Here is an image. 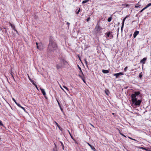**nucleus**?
Returning <instances> with one entry per match:
<instances>
[{"mask_svg":"<svg viewBox=\"0 0 151 151\" xmlns=\"http://www.w3.org/2000/svg\"><path fill=\"white\" fill-rule=\"evenodd\" d=\"M63 87L64 88H65L68 91V89L66 86H63Z\"/></svg>","mask_w":151,"mask_h":151,"instance_id":"bb28decb","label":"nucleus"},{"mask_svg":"<svg viewBox=\"0 0 151 151\" xmlns=\"http://www.w3.org/2000/svg\"><path fill=\"white\" fill-rule=\"evenodd\" d=\"M36 44L37 45V48L38 49H40L41 48H40V46L41 44L40 43L38 44L37 42H36Z\"/></svg>","mask_w":151,"mask_h":151,"instance_id":"6e6552de","label":"nucleus"},{"mask_svg":"<svg viewBox=\"0 0 151 151\" xmlns=\"http://www.w3.org/2000/svg\"><path fill=\"white\" fill-rule=\"evenodd\" d=\"M40 89L42 94H43V95L44 96L46 94V93L45 91V90L44 89L42 88H40Z\"/></svg>","mask_w":151,"mask_h":151,"instance_id":"1a4fd4ad","label":"nucleus"},{"mask_svg":"<svg viewBox=\"0 0 151 151\" xmlns=\"http://www.w3.org/2000/svg\"><path fill=\"white\" fill-rule=\"evenodd\" d=\"M30 81L34 85H35L36 84H35L34 82V81L33 80H30Z\"/></svg>","mask_w":151,"mask_h":151,"instance_id":"a878e982","label":"nucleus"},{"mask_svg":"<svg viewBox=\"0 0 151 151\" xmlns=\"http://www.w3.org/2000/svg\"><path fill=\"white\" fill-rule=\"evenodd\" d=\"M14 102L17 105V106H20V105L19 104V103H17L16 101H15Z\"/></svg>","mask_w":151,"mask_h":151,"instance_id":"4be33fe9","label":"nucleus"},{"mask_svg":"<svg viewBox=\"0 0 151 151\" xmlns=\"http://www.w3.org/2000/svg\"><path fill=\"white\" fill-rule=\"evenodd\" d=\"M85 77L84 78H82V80L83 81V82L84 83H86V81H85Z\"/></svg>","mask_w":151,"mask_h":151,"instance_id":"c756f323","label":"nucleus"},{"mask_svg":"<svg viewBox=\"0 0 151 151\" xmlns=\"http://www.w3.org/2000/svg\"><path fill=\"white\" fill-rule=\"evenodd\" d=\"M129 6V5H128V4H127V5H126V6Z\"/></svg>","mask_w":151,"mask_h":151,"instance_id":"603ef678","label":"nucleus"},{"mask_svg":"<svg viewBox=\"0 0 151 151\" xmlns=\"http://www.w3.org/2000/svg\"><path fill=\"white\" fill-rule=\"evenodd\" d=\"M135 8H137L138 7H139L140 8V6H138V5H135Z\"/></svg>","mask_w":151,"mask_h":151,"instance_id":"7c9ffc66","label":"nucleus"},{"mask_svg":"<svg viewBox=\"0 0 151 151\" xmlns=\"http://www.w3.org/2000/svg\"><path fill=\"white\" fill-rule=\"evenodd\" d=\"M69 134H70V135L71 136V137L72 138V139H73V140L75 141V143H77V142L76 141V140H75L74 139H73L72 138V136H71V134H70V132H69Z\"/></svg>","mask_w":151,"mask_h":151,"instance_id":"cd10ccee","label":"nucleus"},{"mask_svg":"<svg viewBox=\"0 0 151 151\" xmlns=\"http://www.w3.org/2000/svg\"><path fill=\"white\" fill-rule=\"evenodd\" d=\"M12 71H11L10 72V74H11V75L12 76V77L13 78V74H12Z\"/></svg>","mask_w":151,"mask_h":151,"instance_id":"58836bf2","label":"nucleus"},{"mask_svg":"<svg viewBox=\"0 0 151 151\" xmlns=\"http://www.w3.org/2000/svg\"><path fill=\"white\" fill-rule=\"evenodd\" d=\"M112 114H114V113H112Z\"/></svg>","mask_w":151,"mask_h":151,"instance_id":"6e6d98bb","label":"nucleus"},{"mask_svg":"<svg viewBox=\"0 0 151 151\" xmlns=\"http://www.w3.org/2000/svg\"><path fill=\"white\" fill-rule=\"evenodd\" d=\"M102 29L101 27L100 26V25L98 23L96 25L94 30L96 33L99 32Z\"/></svg>","mask_w":151,"mask_h":151,"instance_id":"7ed1b4c3","label":"nucleus"},{"mask_svg":"<svg viewBox=\"0 0 151 151\" xmlns=\"http://www.w3.org/2000/svg\"><path fill=\"white\" fill-rule=\"evenodd\" d=\"M102 72L104 73H107L109 72V71L108 70H102Z\"/></svg>","mask_w":151,"mask_h":151,"instance_id":"f8f14e48","label":"nucleus"},{"mask_svg":"<svg viewBox=\"0 0 151 151\" xmlns=\"http://www.w3.org/2000/svg\"><path fill=\"white\" fill-rule=\"evenodd\" d=\"M19 107H20L22 109H23L25 112H26V110L25 109V108H24L23 107H22V106H21V105H20V106H19Z\"/></svg>","mask_w":151,"mask_h":151,"instance_id":"6ab92c4d","label":"nucleus"},{"mask_svg":"<svg viewBox=\"0 0 151 151\" xmlns=\"http://www.w3.org/2000/svg\"><path fill=\"white\" fill-rule=\"evenodd\" d=\"M90 19V17H89L87 19H86V21H87V22H88L89 20Z\"/></svg>","mask_w":151,"mask_h":151,"instance_id":"4c0bfd02","label":"nucleus"},{"mask_svg":"<svg viewBox=\"0 0 151 151\" xmlns=\"http://www.w3.org/2000/svg\"><path fill=\"white\" fill-rule=\"evenodd\" d=\"M124 24H122V26L121 28V30L122 31L123 30V28L124 27Z\"/></svg>","mask_w":151,"mask_h":151,"instance_id":"473e14b6","label":"nucleus"},{"mask_svg":"<svg viewBox=\"0 0 151 151\" xmlns=\"http://www.w3.org/2000/svg\"><path fill=\"white\" fill-rule=\"evenodd\" d=\"M57 102H58V104L59 106H60V103H59V101H58V100H57Z\"/></svg>","mask_w":151,"mask_h":151,"instance_id":"a19ab883","label":"nucleus"},{"mask_svg":"<svg viewBox=\"0 0 151 151\" xmlns=\"http://www.w3.org/2000/svg\"><path fill=\"white\" fill-rule=\"evenodd\" d=\"M12 100L14 101V102L16 101V100L14 98H12Z\"/></svg>","mask_w":151,"mask_h":151,"instance_id":"c03bdc74","label":"nucleus"},{"mask_svg":"<svg viewBox=\"0 0 151 151\" xmlns=\"http://www.w3.org/2000/svg\"><path fill=\"white\" fill-rule=\"evenodd\" d=\"M127 18V16H126V17L124 18L123 20V22H122V24H124V21L125 20V19H126Z\"/></svg>","mask_w":151,"mask_h":151,"instance_id":"a211bd4d","label":"nucleus"},{"mask_svg":"<svg viewBox=\"0 0 151 151\" xmlns=\"http://www.w3.org/2000/svg\"><path fill=\"white\" fill-rule=\"evenodd\" d=\"M80 10H78V11L77 12H76V14H78L80 12Z\"/></svg>","mask_w":151,"mask_h":151,"instance_id":"37998d69","label":"nucleus"},{"mask_svg":"<svg viewBox=\"0 0 151 151\" xmlns=\"http://www.w3.org/2000/svg\"><path fill=\"white\" fill-rule=\"evenodd\" d=\"M82 74V75H80L79 74V75L78 76L82 79L83 78H84L85 77L84 76V75L83 73V74Z\"/></svg>","mask_w":151,"mask_h":151,"instance_id":"2eb2a0df","label":"nucleus"},{"mask_svg":"<svg viewBox=\"0 0 151 151\" xmlns=\"http://www.w3.org/2000/svg\"><path fill=\"white\" fill-rule=\"evenodd\" d=\"M0 125L1 126H3V124L2 123L1 121L0 120Z\"/></svg>","mask_w":151,"mask_h":151,"instance_id":"f704fd0d","label":"nucleus"},{"mask_svg":"<svg viewBox=\"0 0 151 151\" xmlns=\"http://www.w3.org/2000/svg\"><path fill=\"white\" fill-rule=\"evenodd\" d=\"M60 143H61V146H62L63 149V150H64V145L63 143L61 141H60Z\"/></svg>","mask_w":151,"mask_h":151,"instance_id":"dca6fc26","label":"nucleus"},{"mask_svg":"<svg viewBox=\"0 0 151 151\" xmlns=\"http://www.w3.org/2000/svg\"><path fill=\"white\" fill-rule=\"evenodd\" d=\"M140 94V92L139 91H137L135 92L134 94H132L131 95L132 103L136 106H140L142 102L141 100H137L138 96Z\"/></svg>","mask_w":151,"mask_h":151,"instance_id":"f03ea898","label":"nucleus"},{"mask_svg":"<svg viewBox=\"0 0 151 151\" xmlns=\"http://www.w3.org/2000/svg\"><path fill=\"white\" fill-rule=\"evenodd\" d=\"M139 33V32L138 31H136V32H135L134 34H133V37H134V38L135 37H136V36H137V35H138V34Z\"/></svg>","mask_w":151,"mask_h":151,"instance_id":"0eeeda50","label":"nucleus"},{"mask_svg":"<svg viewBox=\"0 0 151 151\" xmlns=\"http://www.w3.org/2000/svg\"><path fill=\"white\" fill-rule=\"evenodd\" d=\"M143 10H141L140 11V13L142 12Z\"/></svg>","mask_w":151,"mask_h":151,"instance_id":"09e8293b","label":"nucleus"},{"mask_svg":"<svg viewBox=\"0 0 151 151\" xmlns=\"http://www.w3.org/2000/svg\"><path fill=\"white\" fill-rule=\"evenodd\" d=\"M105 92L107 95H108V96L109 95V91L107 89H106L105 90Z\"/></svg>","mask_w":151,"mask_h":151,"instance_id":"4468645a","label":"nucleus"},{"mask_svg":"<svg viewBox=\"0 0 151 151\" xmlns=\"http://www.w3.org/2000/svg\"><path fill=\"white\" fill-rule=\"evenodd\" d=\"M132 139V140H134V141H135V140H135V139Z\"/></svg>","mask_w":151,"mask_h":151,"instance_id":"5fc2aeb1","label":"nucleus"},{"mask_svg":"<svg viewBox=\"0 0 151 151\" xmlns=\"http://www.w3.org/2000/svg\"><path fill=\"white\" fill-rule=\"evenodd\" d=\"M10 24L11 26V27L13 29H14V30L16 32H17V30L15 29L14 26L10 23Z\"/></svg>","mask_w":151,"mask_h":151,"instance_id":"ddd939ff","label":"nucleus"},{"mask_svg":"<svg viewBox=\"0 0 151 151\" xmlns=\"http://www.w3.org/2000/svg\"><path fill=\"white\" fill-rule=\"evenodd\" d=\"M60 88L62 90H63L64 92H65V91L63 89V88L61 87H60Z\"/></svg>","mask_w":151,"mask_h":151,"instance_id":"a18cd8bd","label":"nucleus"},{"mask_svg":"<svg viewBox=\"0 0 151 151\" xmlns=\"http://www.w3.org/2000/svg\"><path fill=\"white\" fill-rule=\"evenodd\" d=\"M58 48V45L55 42V40L51 37H50L49 44H48L47 50L50 52L56 50Z\"/></svg>","mask_w":151,"mask_h":151,"instance_id":"f257e3e1","label":"nucleus"},{"mask_svg":"<svg viewBox=\"0 0 151 151\" xmlns=\"http://www.w3.org/2000/svg\"><path fill=\"white\" fill-rule=\"evenodd\" d=\"M127 67H126L124 69V71L126 72V71H127Z\"/></svg>","mask_w":151,"mask_h":151,"instance_id":"e433bc0d","label":"nucleus"},{"mask_svg":"<svg viewBox=\"0 0 151 151\" xmlns=\"http://www.w3.org/2000/svg\"><path fill=\"white\" fill-rule=\"evenodd\" d=\"M35 87H36V88L38 90V87H37V85L36 84H35Z\"/></svg>","mask_w":151,"mask_h":151,"instance_id":"ea45409f","label":"nucleus"},{"mask_svg":"<svg viewBox=\"0 0 151 151\" xmlns=\"http://www.w3.org/2000/svg\"><path fill=\"white\" fill-rule=\"evenodd\" d=\"M142 149H144V150H146V149H145V148H143V147H142Z\"/></svg>","mask_w":151,"mask_h":151,"instance_id":"8fccbe9b","label":"nucleus"},{"mask_svg":"<svg viewBox=\"0 0 151 151\" xmlns=\"http://www.w3.org/2000/svg\"><path fill=\"white\" fill-rule=\"evenodd\" d=\"M151 6V3L148 4L145 7L142 8V9H147L148 7Z\"/></svg>","mask_w":151,"mask_h":151,"instance_id":"9b49d317","label":"nucleus"},{"mask_svg":"<svg viewBox=\"0 0 151 151\" xmlns=\"http://www.w3.org/2000/svg\"><path fill=\"white\" fill-rule=\"evenodd\" d=\"M123 75V73H115L114 74V76H116V78H117L120 75Z\"/></svg>","mask_w":151,"mask_h":151,"instance_id":"423d86ee","label":"nucleus"},{"mask_svg":"<svg viewBox=\"0 0 151 151\" xmlns=\"http://www.w3.org/2000/svg\"><path fill=\"white\" fill-rule=\"evenodd\" d=\"M57 125L58 127L60 129V126L55 121L54 122Z\"/></svg>","mask_w":151,"mask_h":151,"instance_id":"412c9836","label":"nucleus"},{"mask_svg":"<svg viewBox=\"0 0 151 151\" xmlns=\"http://www.w3.org/2000/svg\"><path fill=\"white\" fill-rule=\"evenodd\" d=\"M87 143L91 147V149L93 150L94 151H96V150L95 148H94V147L92 146L91 144H90L88 142H87Z\"/></svg>","mask_w":151,"mask_h":151,"instance_id":"39448f33","label":"nucleus"},{"mask_svg":"<svg viewBox=\"0 0 151 151\" xmlns=\"http://www.w3.org/2000/svg\"><path fill=\"white\" fill-rule=\"evenodd\" d=\"M91 124V126H92L93 127H94V126H93L92 124Z\"/></svg>","mask_w":151,"mask_h":151,"instance_id":"49530a36","label":"nucleus"},{"mask_svg":"<svg viewBox=\"0 0 151 151\" xmlns=\"http://www.w3.org/2000/svg\"><path fill=\"white\" fill-rule=\"evenodd\" d=\"M14 102L17 105V106H20V105L19 104V103H17L16 101H15Z\"/></svg>","mask_w":151,"mask_h":151,"instance_id":"5701e85b","label":"nucleus"},{"mask_svg":"<svg viewBox=\"0 0 151 151\" xmlns=\"http://www.w3.org/2000/svg\"><path fill=\"white\" fill-rule=\"evenodd\" d=\"M111 20V17H109L108 19V22H110Z\"/></svg>","mask_w":151,"mask_h":151,"instance_id":"aec40b11","label":"nucleus"},{"mask_svg":"<svg viewBox=\"0 0 151 151\" xmlns=\"http://www.w3.org/2000/svg\"><path fill=\"white\" fill-rule=\"evenodd\" d=\"M132 139V140H134V141H135V140H135V139Z\"/></svg>","mask_w":151,"mask_h":151,"instance_id":"864d4df0","label":"nucleus"},{"mask_svg":"<svg viewBox=\"0 0 151 151\" xmlns=\"http://www.w3.org/2000/svg\"><path fill=\"white\" fill-rule=\"evenodd\" d=\"M67 24L68 25V27H69L70 24V23L68 22H67Z\"/></svg>","mask_w":151,"mask_h":151,"instance_id":"79ce46f5","label":"nucleus"},{"mask_svg":"<svg viewBox=\"0 0 151 151\" xmlns=\"http://www.w3.org/2000/svg\"><path fill=\"white\" fill-rule=\"evenodd\" d=\"M107 37H109V36H110V32H107Z\"/></svg>","mask_w":151,"mask_h":151,"instance_id":"b1692460","label":"nucleus"},{"mask_svg":"<svg viewBox=\"0 0 151 151\" xmlns=\"http://www.w3.org/2000/svg\"><path fill=\"white\" fill-rule=\"evenodd\" d=\"M56 67L57 69H58L62 67V65L61 64H57L56 65Z\"/></svg>","mask_w":151,"mask_h":151,"instance_id":"9d476101","label":"nucleus"},{"mask_svg":"<svg viewBox=\"0 0 151 151\" xmlns=\"http://www.w3.org/2000/svg\"><path fill=\"white\" fill-rule=\"evenodd\" d=\"M147 59V58H144L140 60V63H142L143 64L145 63V62Z\"/></svg>","mask_w":151,"mask_h":151,"instance_id":"20e7f679","label":"nucleus"},{"mask_svg":"<svg viewBox=\"0 0 151 151\" xmlns=\"http://www.w3.org/2000/svg\"><path fill=\"white\" fill-rule=\"evenodd\" d=\"M78 68L80 70L81 72V73L82 74H83V72L81 70V68L79 66V65H78Z\"/></svg>","mask_w":151,"mask_h":151,"instance_id":"393cba45","label":"nucleus"},{"mask_svg":"<svg viewBox=\"0 0 151 151\" xmlns=\"http://www.w3.org/2000/svg\"><path fill=\"white\" fill-rule=\"evenodd\" d=\"M29 80L30 81V80H32L31 78H29Z\"/></svg>","mask_w":151,"mask_h":151,"instance_id":"3c124183","label":"nucleus"},{"mask_svg":"<svg viewBox=\"0 0 151 151\" xmlns=\"http://www.w3.org/2000/svg\"><path fill=\"white\" fill-rule=\"evenodd\" d=\"M89 0H84V1H83L82 2V3L83 4H84V3H87V2L88 1H89Z\"/></svg>","mask_w":151,"mask_h":151,"instance_id":"f3484780","label":"nucleus"},{"mask_svg":"<svg viewBox=\"0 0 151 151\" xmlns=\"http://www.w3.org/2000/svg\"><path fill=\"white\" fill-rule=\"evenodd\" d=\"M129 137V139H132V138H131L130 137Z\"/></svg>","mask_w":151,"mask_h":151,"instance_id":"de8ad7c7","label":"nucleus"},{"mask_svg":"<svg viewBox=\"0 0 151 151\" xmlns=\"http://www.w3.org/2000/svg\"><path fill=\"white\" fill-rule=\"evenodd\" d=\"M119 133H120V134L121 135H122V136H124V137H126L125 135H124V134H122V133H121L120 132H119Z\"/></svg>","mask_w":151,"mask_h":151,"instance_id":"c85d7f7f","label":"nucleus"},{"mask_svg":"<svg viewBox=\"0 0 151 151\" xmlns=\"http://www.w3.org/2000/svg\"><path fill=\"white\" fill-rule=\"evenodd\" d=\"M53 151H57V149L56 147L53 148Z\"/></svg>","mask_w":151,"mask_h":151,"instance_id":"2f4dec72","label":"nucleus"},{"mask_svg":"<svg viewBox=\"0 0 151 151\" xmlns=\"http://www.w3.org/2000/svg\"><path fill=\"white\" fill-rule=\"evenodd\" d=\"M139 78H141L142 76V75L141 74V73H140L139 74Z\"/></svg>","mask_w":151,"mask_h":151,"instance_id":"72a5a7b5","label":"nucleus"},{"mask_svg":"<svg viewBox=\"0 0 151 151\" xmlns=\"http://www.w3.org/2000/svg\"><path fill=\"white\" fill-rule=\"evenodd\" d=\"M85 63H86V65H87V64H88V62L87 61H86V59H85Z\"/></svg>","mask_w":151,"mask_h":151,"instance_id":"c9c22d12","label":"nucleus"}]
</instances>
